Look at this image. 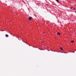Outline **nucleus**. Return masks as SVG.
<instances>
[{"label":"nucleus","instance_id":"f03ea898","mask_svg":"<svg viewBox=\"0 0 76 76\" xmlns=\"http://www.w3.org/2000/svg\"><path fill=\"white\" fill-rule=\"evenodd\" d=\"M74 42V41L72 40V41H71L70 43H72V42Z\"/></svg>","mask_w":76,"mask_h":76},{"label":"nucleus","instance_id":"39448f33","mask_svg":"<svg viewBox=\"0 0 76 76\" xmlns=\"http://www.w3.org/2000/svg\"><path fill=\"white\" fill-rule=\"evenodd\" d=\"M60 49H61V50H63V48H62L60 47Z\"/></svg>","mask_w":76,"mask_h":76},{"label":"nucleus","instance_id":"0eeeda50","mask_svg":"<svg viewBox=\"0 0 76 76\" xmlns=\"http://www.w3.org/2000/svg\"><path fill=\"white\" fill-rule=\"evenodd\" d=\"M74 9H75V8H74Z\"/></svg>","mask_w":76,"mask_h":76},{"label":"nucleus","instance_id":"7ed1b4c3","mask_svg":"<svg viewBox=\"0 0 76 76\" xmlns=\"http://www.w3.org/2000/svg\"><path fill=\"white\" fill-rule=\"evenodd\" d=\"M57 34H58L59 35H60V33L59 32H58L57 33Z\"/></svg>","mask_w":76,"mask_h":76},{"label":"nucleus","instance_id":"f257e3e1","mask_svg":"<svg viewBox=\"0 0 76 76\" xmlns=\"http://www.w3.org/2000/svg\"><path fill=\"white\" fill-rule=\"evenodd\" d=\"M28 19L29 20H31L32 19V17H29L28 18Z\"/></svg>","mask_w":76,"mask_h":76},{"label":"nucleus","instance_id":"6e6552de","mask_svg":"<svg viewBox=\"0 0 76 76\" xmlns=\"http://www.w3.org/2000/svg\"><path fill=\"white\" fill-rule=\"evenodd\" d=\"M72 8H71V9H72Z\"/></svg>","mask_w":76,"mask_h":76},{"label":"nucleus","instance_id":"20e7f679","mask_svg":"<svg viewBox=\"0 0 76 76\" xmlns=\"http://www.w3.org/2000/svg\"><path fill=\"white\" fill-rule=\"evenodd\" d=\"M5 36L6 37H8V35L6 34Z\"/></svg>","mask_w":76,"mask_h":76},{"label":"nucleus","instance_id":"423d86ee","mask_svg":"<svg viewBox=\"0 0 76 76\" xmlns=\"http://www.w3.org/2000/svg\"><path fill=\"white\" fill-rule=\"evenodd\" d=\"M56 1H57V2H58V1H59L58 0H56Z\"/></svg>","mask_w":76,"mask_h":76},{"label":"nucleus","instance_id":"1a4fd4ad","mask_svg":"<svg viewBox=\"0 0 76 76\" xmlns=\"http://www.w3.org/2000/svg\"><path fill=\"white\" fill-rule=\"evenodd\" d=\"M74 53H75V52H74Z\"/></svg>","mask_w":76,"mask_h":76}]
</instances>
